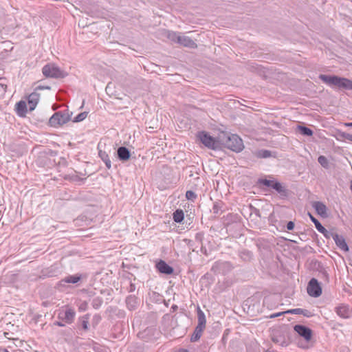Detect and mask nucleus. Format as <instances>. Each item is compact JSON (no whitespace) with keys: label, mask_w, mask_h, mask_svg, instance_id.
I'll return each instance as SVG.
<instances>
[{"label":"nucleus","mask_w":352,"mask_h":352,"mask_svg":"<svg viewBox=\"0 0 352 352\" xmlns=\"http://www.w3.org/2000/svg\"><path fill=\"white\" fill-rule=\"evenodd\" d=\"M166 317H168H168H169V315H168V314L164 315V316H163V318H164V319H165Z\"/></svg>","instance_id":"49"},{"label":"nucleus","mask_w":352,"mask_h":352,"mask_svg":"<svg viewBox=\"0 0 352 352\" xmlns=\"http://www.w3.org/2000/svg\"><path fill=\"white\" fill-rule=\"evenodd\" d=\"M101 319H102V318L99 314H95L92 318V322H91L92 326L94 327H96L99 324Z\"/></svg>","instance_id":"34"},{"label":"nucleus","mask_w":352,"mask_h":352,"mask_svg":"<svg viewBox=\"0 0 352 352\" xmlns=\"http://www.w3.org/2000/svg\"><path fill=\"white\" fill-rule=\"evenodd\" d=\"M98 155L100 158L105 164L107 168L110 169L111 168V162L109 157V155L105 151L100 149L98 151Z\"/></svg>","instance_id":"23"},{"label":"nucleus","mask_w":352,"mask_h":352,"mask_svg":"<svg viewBox=\"0 0 352 352\" xmlns=\"http://www.w3.org/2000/svg\"><path fill=\"white\" fill-rule=\"evenodd\" d=\"M155 267L161 274L166 275H170L174 272L173 268L163 260H160L157 262Z\"/></svg>","instance_id":"10"},{"label":"nucleus","mask_w":352,"mask_h":352,"mask_svg":"<svg viewBox=\"0 0 352 352\" xmlns=\"http://www.w3.org/2000/svg\"><path fill=\"white\" fill-rule=\"evenodd\" d=\"M136 289L135 285L132 282H130L129 286L127 287L126 290L128 292L131 293L133 292Z\"/></svg>","instance_id":"37"},{"label":"nucleus","mask_w":352,"mask_h":352,"mask_svg":"<svg viewBox=\"0 0 352 352\" xmlns=\"http://www.w3.org/2000/svg\"><path fill=\"white\" fill-rule=\"evenodd\" d=\"M118 158L122 162H126L130 159L131 152L125 146H120L117 149Z\"/></svg>","instance_id":"15"},{"label":"nucleus","mask_w":352,"mask_h":352,"mask_svg":"<svg viewBox=\"0 0 352 352\" xmlns=\"http://www.w3.org/2000/svg\"><path fill=\"white\" fill-rule=\"evenodd\" d=\"M318 162L324 168H327L329 165L328 160L326 157L320 155L318 159Z\"/></svg>","instance_id":"33"},{"label":"nucleus","mask_w":352,"mask_h":352,"mask_svg":"<svg viewBox=\"0 0 352 352\" xmlns=\"http://www.w3.org/2000/svg\"><path fill=\"white\" fill-rule=\"evenodd\" d=\"M42 72L46 78H63L67 75V72L53 63L45 65L42 69Z\"/></svg>","instance_id":"5"},{"label":"nucleus","mask_w":352,"mask_h":352,"mask_svg":"<svg viewBox=\"0 0 352 352\" xmlns=\"http://www.w3.org/2000/svg\"><path fill=\"white\" fill-rule=\"evenodd\" d=\"M0 85H1V87H3V86H4V84H3V83H0Z\"/></svg>","instance_id":"51"},{"label":"nucleus","mask_w":352,"mask_h":352,"mask_svg":"<svg viewBox=\"0 0 352 352\" xmlns=\"http://www.w3.org/2000/svg\"><path fill=\"white\" fill-rule=\"evenodd\" d=\"M178 44L189 47V48H196L197 44L195 42L190 38L189 36H185V35H180L179 40L178 41Z\"/></svg>","instance_id":"17"},{"label":"nucleus","mask_w":352,"mask_h":352,"mask_svg":"<svg viewBox=\"0 0 352 352\" xmlns=\"http://www.w3.org/2000/svg\"><path fill=\"white\" fill-rule=\"evenodd\" d=\"M298 129L302 135L308 136H311L313 135V131L307 127L300 126H298Z\"/></svg>","instance_id":"29"},{"label":"nucleus","mask_w":352,"mask_h":352,"mask_svg":"<svg viewBox=\"0 0 352 352\" xmlns=\"http://www.w3.org/2000/svg\"><path fill=\"white\" fill-rule=\"evenodd\" d=\"M87 116V112L84 111L78 113L73 120L74 122H79L84 120Z\"/></svg>","instance_id":"28"},{"label":"nucleus","mask_w":352,"mask_h":352,"mask_svg":"<svg viewBox=\"0 0 352 352\" xmlns=\"http://www.w3.org/2000/svg\"><path fill=\"white\" fill-rule=\"evenodd\" d=\"M307 293L313 297H318L322 294V288L316 278H312L307 285Z\"/></svg>","instance_id":"8"},{"label":"nucleus","mask_w":352,"mask_h":352,"mask_svg":"<svg viewBox=\"0 0 352 352\" xmlns=\"http://www.w3.org/2000/svg\"><path fill=\"white\" fill-rule=\"evenodd\" d=\"M206 320L205 314L200 307H197V325L191 336V342H194L199 340L206 327Z\"/></svg>","instance_id":"4"},{"label":"nucleus","mask_w":352,"mask_h":352,"mask_svg":"<svg viewBox=\"0 0 352 352\" xmlns=\"http://www.w3.org/2000/svg\"><path fill=\"white\" fill-rule=\"evenodd\" d=\"M40 99V94L36 91L31 93L28 97V102L30 111L35 109Z\"/></svg>","instance_id":"13"},{"label":"nucleus","mask_w":352,"mask_h":352,"mask_svg":"<svg viewBox=\"0 0 352 352\" xmlns=\"http://www.w3.org/2000/svg\"><path fill=\"white\" fill-rule=\"evenodd\" d=\"M312 206L316 210L317 214L322 217H327V206L322 202L315 201L313 203Z\"/></svg>","instance_id":"18"},{"label":"nucleus","mask_w":352,"mask_h":352,"mask_svg":"<svg viewBox=\"0 0 352 352\" xmlns=\"http://www.w3.org/2000/svg\"><path fill=\"white\" fill-rule=\"evenodd\" d=\"M198 193L194 191L193 190H187L186 192V198L190 201L194 202L197 197Z\"/></svg>","instance_id":"27"},{"label":"nucleus","mask_w":352,"mask_h":352,"mask_svg":"<svg viewBox=\"0 0 352 352\" xmlns=\"http://www.w3.org/2000/svg\"><path fill=\"white\" fill-rule=\"evenodd\" d=\"M76 311L74 309L67 307L65 311H60L57 318L59 320L63 321L66 324H72L75 319Z\"/></svg>","instance_id":"7"},{"label":"nucleus","mask_w":352,"mask_h":352,"mask_svg":"<svg viewBox=\"0 0 352 352\" xmlns=\"http://www.w3.org/2000/svg\"><path fill=\"white\" fill-rule=\"evenodd\" d=\"M173 220L176 223H181L184 219V213L182 210L177 209L173 212Z\"/></svg>","instance_id":"24"},{"label":"nucleus","mask_w":352,"mask_h":352,"mask_svg":"<svg viewBox=\"0 0 352 352\" xmlns=\"http://www.w3.org/2000/svg\"><path fill=\"white\" fill-rule=\"evenodd\" d=\"M320 79L329 85H334L338 88H344L352 90V81L345 78L336 76H327L321 74Z\"/></svg>","instance_id":"2"},{"label":"nucleus","mask_w":352,"mask_h":352,"mask_svg":"<svg viewBox=\"0 0 352 352\" xmlns=\"http://www.w3.org/2000/svg\"><path fill=\"white\" fill-rule=\"evenodd\" d=\"M177 308V305H173L172 306V309H176Z\"/></svg>","instance_id":"48"},{"label":"nucleus","mask_w":352,"mask_h":352,"mask_svg":"<svg viewBox=\"0 0 352 352\" xmlns=\"http://www.w3.org/2000/svg\"><path fill=\"white\" fill-rule=\"evenodd\" d=\"M286 312L287 314H303V315H306V314L305 313V310H303L302 309H300V308L289 309V310L286 311Z\"/></svg>","instance_id":"32"},{"label":"nucleus","mask_w":352,"mask_h":352,"mask_svg":"<svg viewBox=\"0 0 352 352\" xmlns=\"http://www.w3.org/2000/svg\"><path fill=\"white\" fill-rule=\"evenodd\" d=\"M177 352H188V351L187 349H179Z\"/></svg>","instance_id":"45"},{"label":"nucleus","mask_w":352,"mask_h":352,"mask_svg":"<svg viewBox=\"0 0 352 352\" xmlns=\"http://www.w3.org/2000/svg\"><path fill=\"white\" fill-rule=\"evenodd\" d=\"M0 80H1V78H0Z\"/></svg>","instance_id":"54"},{"label":"nucleus","mask_w":352,"mask_h":352,"mask_svg":"<svg viewBox=\"0 0 352 352\" xmlns=\"http://www.w3.org/2000/svg\"><path fill=\"white\" fill-rule=\"evenodd\" d=\"M345 125L348 126H352V122L346 123Z\"/></svg>","instance_id":"47"},{"label":"nucleus","mask_w":352,"mask_h":352,"mask_svg":"<svg viewBox=\"0 0 352 352\" xmlns=\"http://www.w3.org/2000/svg\"><path fill=\"white\" fill-rule=\"evenodd\" d=\"M350 188H351V191H352V180L351 181Z\"/></svg>","instance_id":"50"},{"label":"nucleus","mask_w":352,"mask_h":352,"mask_svg":"<svg viewBox=\"0 0 352 352\" xmlns=\"http://www.w3.org/2000/svg\"><path fill=\"white\" fill-rule=\"evenodd\" d=\"M218 186H219V182H217V187H218Z\"/></svg>","instance_id":"53"},{"label":"nucleus","mask_w":352,"mask_h":352,"mask_svg":"<svg viewBox=\"0 0 352 352\" xmlns=\"http://www.w3.org/2000/svg\"><path fill=\"white\" fill-rule=\"evenodd\" d=\"M197 138L205 146L208 147V148L216 150L219 147L218 142L208 132L204 131L198 132Z\"/></svg>","instance_id":"6"},{"label":"nucleus","mask_w":352,"mask_h":352,"mask_svg":"<svg viewBox=\"0 0 352 352\" xmlns=\"http://www.w3.org/2000/svg\"><path fill=\"white\" fill-rule=\"evenodd\" d=\"M257 156L261 158H267L271 156V153L267 150H261L257 153Z\"/></svg>","instance_id":"30"},{"label":"nucleus","mask_w":352,"mask_h":352,"mask_svg":"<svg viewBox=\"0 0 352 352\" xmlns=\"http://www.w3.org/2000/svg\"><path fill=\"white\" fill-rule=\"evenodd\" d=\"M72 113L68 109L54 113L49 120V124L52 127H58L66 124L71 120Z\"/></svg>","instance_id":"3"},{"label":"nucleus","mask_w":352,"mask_h":352,"mask_svg":"<svg viewBox=\"0 0 352 352\" xmlns=\"http://www.w3.org/2000/svg\"><path fill=\"white\" fill-rule=\"evenodd\" d=\"M336 314L341 318H347L351 314V310L347 305H340L336 307Z\"/></svg>","instance_id":"19"},{"label":"nucleus","mask_w":352,"mask_h":352,"mask_svg":"<svg viewBox=\"0 0 352 352\" xmlns=\"http://www.w3.org/2000/svg\"><path fill=\"white\" fill-rule=\"evenodd\" d=\"M272 187L274 189L276 190L278 192H285V189H284L283 186L279 182H275L272 185Z\"/></svg>","instance_id":"31"},{"label":"nucleus","mask_w":352,"mask_h":352,"mask_svg":"<svg viewBox=\"0 0 352 352\" xmlns=\"http://www.w3.org/2000/svg\"><path fill=\"white\" fill-rule=\"evenodd\" d=\"M83 278L82 274H76L74 275H69L61 279L58 285L60 286H64L66 283H72L76 284L78 283L82 278Z\"/></svg>","instance_id":"11"},{"label":"nucleus","mask_w":352,"mask_h":352,"mask_svg":"<svg viewBox=\"0 0 352 352\" xmlns=\"http://www.w3.org/2000/svg\"><path fill=\"white\" fill-rule=\"evenodd\" d=\"M213 212L214 214H217L219 212V204L218 202H214L212 208Z\"/></svg>","instance_id":"39"},{"label":"nucleus","mask_w":352,"mask_h":352,"mask_svg":"<svg viewBox=\"0 0 352 352\" xmlns=\"http://www.w3.org/2000/svg\"><path fill=\"white\" fill-rule=\"evenodd\" d=\"M294 222H292V221H289V222H288V223H287V230H293V229H294Z\"/></svg>","instance_id":"41"},{"label":"nucleus","mask_w":352,"mask_h":352,"mask_svg":"<svg viewBox=\"0 0 352 352\" xmlns=\"http://www.w3.org/2000/svg\"><path fill=\"white\" fill-rule=\"evenodd\" d=\"M103 303V299L102 297H96L92 300L91 305L94 309H99Z\"/></svg>","instance_id":"26"},{"label":"nucleus","mask_w":352,"mask_h":352,"mask_svg":"<svg viewBox=\"0 0 352 352\" xmlns=\"http://www.w3.org/2000/svg\"><path fill=\"white\" fill-rule=\"evenodd\" d=\"M126 305L129 311L135 310L139 305L138 298L135 295H129L125 300Z\"/></svg>","instance_id":"16"},{"label":"nucleus","mask_w":352,"mask_h":352,"mask_svg":"<svg viewBox=\"0 0 352 352\" xmlns=\"http://www.w3.org/2000/svg\"><path fill=\"white\" fill-rule=\"evenodd\" d=\"M294 330L307 342H309L312 337V331L309 328L305 327L303 325H296L294 327Z\"/></svg>","instance_id":"9"},{"label":"nucleus","mask_w":352,"mask_h":352,"mask_svg":"<svg viewBox=\"0 0 352 352\" xmlns=\"http://www.w3.org/2000/svg\"><path fill=\"white\" fill-rule=\"evenodd\" d=\"M90 314H87L80 316L78 318V322L81 325L82 330L87 331L89 330V323Z\"/></svg>","instance_id":"22"},{"label":"nucleus","mask_w":352,"mask_h":352,"mask_svg":"<svg viewBox=\"0 0 352 352\" xmlns=\"http://www.w3.org/2000/svg\"><path fill=\"white\" fill-rule=\"evenodd\" d=\"M309 216L311 221L314 223L317 230L323 234L325 237L329 238V232L321 225V223L310 213L309 214Z\"/></svg>","instance_id":"21"},{"label":"nucleus","mask_w":352,"mask_h":352,"mask_svg":"<svg viewBox=\"0 0 352 352\" xmlns=\"http://www.w3.org/2000/svg\"><path fill=\"white\" fill-rule=\"evenodd\" d=\"M332 237L335 241L336 245L342 250L346 252L349 250L348 245L343 238V236L338 235L336 233H329V238Z\"/></svg>","instance_id":"12"},{"label":"nucleus","mask_w":352,"mask_h":352,"mask_svg":"<svg viewBox=\"0 0 352 352\" xmlns=\"http://www.w3.org/2000/svg\"><path fill=\"white\" fill-rule=\"evenodd\" d=\"M63 322V321H62V320L56 321V322H54V325H56V326H58V327H65V324Z\"/></svg>","instance_id":"43"},{"label":"nucleus","mask_w":352,"mask_h":352,"mask_svg":"<svg viewBox=\"0 0 352 352\" xmlns=\"http://www.w3.org/2000/svg\"><path fill=\"white\" fill-rule=\"evenodd\" d=\"M287 314V313L286 312V311H282V312L276 313V314H272V315L270 316V318H276V317L280 316H282V315H283V314Z\"/></svg>","instance_id":"38"},{"label":"nucleus","mask_w":352,"mask_h":352,"mask_svg":"<svg viewBox=\"0 0 352 352\" xmlns=\"http://www.w3.org/2000/svg\"><path fill=\"white\" fill-rule=\"evenodd\" d=\"M50 89V87H49V86L44 87V86L38 85L36 88V91H37V90H43V89Z\"/></svg>","instance_id":"42"},{"label":"nucleus","mask_w":352,"mask_h":352,"mask_svg":"<svg viewBox=\"0 0 352 352\" xmlns=\"http://www.w3.org/2000/svg\"><path fill=\"white\" fill-rule=\"evenodd\" d=\"M0 352H9L6 349H0Z\"/></svg>","instance_id":"46"},{"label":"nucleus","mask_w":352,"mask_h":352,"mask_svg":"<svg viewBox=\"0 0 352 352\" xmlns=\"http://www.w3.org/2000/svg\"><path fill=\"white\" fill-rule=\"evenodd\" d=\"M204 186L203 180L200 179L199 177L194 179V180L190 184V189L193 190L196 192H203V187Z\"/></svg>","instance_id":"20"},{"label":"nucleus","mask_w":352,"mask_h":352,"mask_svg":"<svg viewBox=\"0 0 352 352\" xmlns=\"http://www.w3.org/2000/svg\"><path fill=\"white\" fill-rule=\"evenodd\" d=\"M76 178H77V179H78V180H82V179H80V178H79V177H76Z\"/></svg>","instance_id":"52"},{"label":"nucleus","mask_w":352,"mask_h":352,"mask_svg":"<svg viewBox=\"0 0 352 352\" xmlns=\"http://www.w3.org/2000/svg\"><path fill=\"white\" fill-rule=\"evenodd\" d=\"M15 111L16 114L21 118L26 116L28 113L27 104L24 100H20L15 104Z\"/></svg>","instance_id":"14"},{"label":"nucleus","mask_w":352,"mask_h":352,"mask_svg":"<svg viewBox=\"0 0 352 352\" xmlns=\"http://www.w3.org/2000/svg\"><path fill=\"white\" fill-rule=\"evenodd\" d=\"M275 182L274 181H272V180H267V179H265L263 183V184H265V186H272V185Z\"/></svg>","instance_id":"40"},{"label":"nucleus","mask_w":352,"mask_h":352,"mask_svg":"<svg viewBox=\"0 0 352 352\" xmlns=\"http://www.w3.org/2000/svg\"><path fill=\"white\" fill-rule=\"evenodd\" d=\"M179 33H177L173 31H168L166 33V37L172 42L177 43L180 36Z\"/></svg>","instance_id":"25"},{"label":"nucleus","mask_w":352,"mask_h":352,"mask_svg":"<svg viewBox=\"0 0 352 352\" xmlns=\"http://www.w3.org/2000/svg\"><path fill=\"white\" fill-rule=\"evenodd\" d=\"M195 241L201 243L204 239V233L203 232H197L195 236Z\"/></svg>","instance_id":"36"},{"label":"nucleus","mask_w":352,"mask_h":352,"mask_svg":"<svg viewBox=\"0 0 352 352\" xmlns=\"http://www.w3.org/2000/svg\"><path fill=\"white\" fill-rule=\"evenodd\" d=\"M78 307L79 311H85L88 309V302L86 301H82L78 305Z\"/></svg>","instance_id":"35"},{"label":"nucleus","mask_w":352,"mask_h":352,"mask_svg":"<svg viewBox=\"0 0 352 352\" xmlns=\"http://www.w3.org/2000/svg\"><path fill=\"white\" fill-rule=\"evenodd\" d=\"M346 139H347L348 140H349V141H351V142H352V135H350V134L347 135H346Z\"/></svg>","instance_id":"44"},{"label":"nucleus","mask_w":352,"mask_h":352,"mask_svg":"<svg viewBox=\"0 0 352 352\" xmlns=\"http://www.w3.org/2000/svg\"><path fill=\"white\" fill-rule=\"evenodd\" d=\"M221 145L236 153L244 148L243 140L239 135L226 132H221Z\"/></svg>","instance_id":"1"}]
</instances>
